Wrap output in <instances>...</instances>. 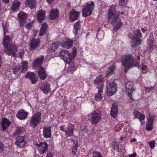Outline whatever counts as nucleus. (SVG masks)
<instances>
[{
	"label": "nucleus",
	"mask_w": 157,
	"mask_h": 157,
	"mask_svg": "<svg viewBox=\"0 0 157 157\" xmlns=\"http://www.w3.org/2000/svg\"><path fill=\"white\" fill-rule=\"evenodd\" d=\"M2 25L4 32V36L3 44L5 48V52L8 55H12L14 57L17 52V47L14 44H10V38L8 36H6L5 34L7 32L8 24L3 23Z\"/></svg>",
	"instance_id": "1"
},
{
	"label": "nucleus",
	"mask_w": 157,
	"mask_h": 157,
	"mask_svg": "<svg viewBox=\"0 0 157 157\" xmlns=\"http://www.w3.org/2000/svg\"><path fill=\"white\" fill-rule=\"evenodd\" d=\"M120 13V11L116 10L114 5H112L109 9L108 14V21L113 25L114 29L116 31L119 30L122 25V23L118 18Z\"/></svg>",
	"instance_id": "2"
},
{
	"label": "nucleus",
	"mask_w": 157,
	"mask_h": 157,
	"mask_svg": "<svg viewBox=\"0 0 157 157\" xmlns=\"http://www.w3.org/2000/svg\"><path fill=\"white\" fill-rule=\"evenodd\" d=\"M121 62L122 65L124 68V71L126 73L129 69L138 65L137 62L131 55H128L125 56L122 59Z\"/></svg>",
	"instance_id": "3"
},
{
	"label": "nucleus",
	"mask_w": 157,
	"mask_h": 157,
	"mask_svg": "<svg viewBox=\"0 0 157 157\" xmlns=\"http://www.w3.org/2000/svg\"><path fill=\"white\" fill-rule=\"evenodd\" d=\"M44 59L43 56H40L36 58L33 63V66L35 67L39 66L38 74L40 79L42 80L45 79L47 76L45 69L42 67L40 66L42 63Z\"/></svg>",
	"instance_id": "4"
},
{
	"label": "nucleus",
	"mask_w": 157,
	"mask_h": 157,
	"mask_svg": "<svg viewBox=\"0 0 157 157\" xmlns=\"http://www.w3.org/2000/svg\"><path fill=\"white\" fill-rule=\"evenodd\" d=\"M60 129L65 132L67 136H71L73 135L74 126L71 124L65 123L60 127Z\"/></svg>",
	"instance_id": "5"
},
{
	"label": "nucleus",
	"mask_w": 157,
	"mask_h": 157,
	"mask_svg": "<svg viewBox=\"0 0 157 157\" xmlns=\"http://www.w3.org/2000/svg\"><path fill=\"white\" fill-rule=\"evenodd\" d=\"M94 3L93 1L88 2L86 3V7L82 9V15L86 17L90 15L94 10Z\"/></svg>",
	"instance_id": "6"
},
{
	"label": "nucleus",
	"mask_w": 157,
	"mask_h": 157,
	"mask_svg": "<svg viewBox=\"0 0 157 157\" xmlns=\"http://www.w3.org/2000/svg\"><path fill=\"white\" fill-rule=\"evenodd\" d=\"M140 29H136L134 32V36L132 37L130 34H129L128 36L134 42V44H131V45L133 47H135L139 45L141 43L140 38L142 37Z\"/></svg>",
	"instance_id": "7"
},
{
	"label": "nucleus",
	"mask_w": 157,
	"mask_h": 157,
	"mask_svg": "<svg viewBox=\"0 0 157 157\" xmlns=\"http://www.w3.org/2000/svg\"><path fill=\"white\" fill-rule=\"evenodd\" d=\"M41 120V113L39 112H36L32 117L29 124L32 127H35L40 123Z\"/></svg>",
	"instance_id": "8"
},
{
	"label": "nucleus",
	"mask_w": 157,
	"mask_h": 157,
	"mask_svg": "<svg viewBox=\"0 0 157 157\" xmlns=\"http://www.w3.org/2000/svg\"><path fill=\"white\" fill-rule=\"evenodd\" d=\"M117 90V85L114 82L109 83L106 86V90L107 95L110 96L114 95L116 93Z\"/></svg>",
	"instance_id": "9"
},
{
	"label": "nucleus",
	"mask_w": 157,
	"mask_h": 157,
	"mask_svg": "<svg viewBox=\"0 0 157 157\" xmlns=\"http://www.w3.org/2000/svg\"><path fill=\"white\" fill-rule=\"evenodd\" d=\"M59 56L61 59L68 63H70L72 61L70 53L66 50H61L59 53Z\"/></svg>",
	"instance_id": "10"
},
{
	"label": "nucleus",
	"mask_w": 157,
	"mask_h": 157,
	"mask_svg": "<svg viewBox=\"0 0 157 157\" xmlns=\"http://www.w3.org/2000/svg\"><path fill=\"white\" fill-rule=\"evenodd\" d=\"M101 113L99 110H96L94 111L92 114V123L93 124L98 123L101 119Z\"/></svg>",
	"instance_id": "11"
},
{
	"label": "nucleus",
	"mask_w": 157,
	"mask_h": 157,
	"mask_svg": "<svg viewBox=\"0 0 157 157\" xmlns=\"http://www.w3.org/2000/svg\"><path fill=\"white\" fill-rule=\"evenodd\" d=\"M38 87L43 93L46 94L50 92L51 89L49 84L47 82H43L39 84Z\"/></svg>",
	"instance_id": "12"
},
{
	"label": "nucleus",
	"mask_w": 157,
	"mask_h": 157,
	"mask_svg": "<svg viewBox=\"0 0 157 157\" xmlns=\"http://www.w3.org/2000/svg\"><path fill=\"white\" fill-rule=\"evenodd\" d=\"M133 115L134 117V118H137L140 121L141 124H143L144 123V120L145 116L144 114L141 113L137 110H135L132 112Z\"/></svg>",
	"instance_id": "13"
},
{
	"label": "nucleus",
	"mask_w": 157,
	"mask_h": 157,
	"mask_svg": "<svg viewBox=\"0 0 157 157\" xmlns=\"http://www.w3.org/2000/svg\"><path fill=\"white\" fill-rule=\"evenodd\" d=\"M26 142V138L25 137L18 136L17 138L15 143L17 147H23L25 145Z\"/></svg>",
	"instance_id": "14"
},
{
	"label": "nucleus",
	"mask_w": 157,
	"mask_h": 157,
	"mask_svg": "<svg viewBox=\"0 0 157 157\" xmlns=\"http://www.w3.org/2000/svg\"><path fill=\"white\" fill-rule=\"evenodd\" d=\"M35 144L38 146V151L41 154L45 153L48 149V145L45 142H41L39 144Z\"/></svg>",
	"instance_id": "15"
},
{
	"label": "nucleus",
	"mask_w": 157,
	"mask_h": 157,
	"mask_svg": "<svg viewBox=\"0 0 157 157\" xmlns=\"http://www.w3.org/2000/svg\"><path fill=\"white\" fill-rule=\"evenodd\" d=\"M126 90L128 93L130 99L132 101L134 100L132 95V93L133 91V89L132 87V84L131 82H128L126 84Z\"/></svg>",
	"instance_id": "16"
},
{
	"label": "nucleus",
	"mask_w": 157,
	"mask_h": 157,
	"mask_svg": "<svg viewBox=\"0 0 157 157\" xmlns=\"http://www.w3.org/2000/svg\"><path fill=\"white\" fill-rule=\"evenodd\" d=\"M73 41L70 39L64 38L63 42L61 43V46L63 48L68 49L71 48L73 44Z\"/></svg>",
	"instance_id": "17"
},
{
	"label": "nucleus",
	"mask_w": 157,
	"mask_h": 157,
	"mask_svg": "<svg viewBox=\"0 0 157 157\" xmlns=\"http://www.w3.org/2000/svg\"><path fill=\"white\" fill-rule=\"evenodd\" d=\"M28 17L26 14L23 12H20L18 14V17L20 25H23L25 23Z\"/></svg>",
	"instance_id": "18"
},
{
	"label": "nucleus",
	"mask_w": 157,
	"mask_h": 157,
	"mask_svg": "<svg viewBox=\"0 0 157 157\" xmlns=\"http://www.w3.org/2000/svg\"><path fill=\"white\" fill-rule=\"evenodd\" d=\"M104 78L102 76L100 75L97 77L94 81V83L97 88L102 87Z\"/></svg>",
	"instance_id": "19"
},
{
	"label": "nucleus",
	"mask_w": 157,
	"mask_h": 157,
	"mask_svg": "<svg viewBox=\"0 0 157 157\" xmlns=\"http://www.w3.org/2000/svg\"><path fill=\"white\" fill-rule=\"evenodd\" d=\"M40 43V40L39 39H33L30 44V49L32 50H34L37 48L39 47Z\"/></svg>",
	"instance_id": "20"
},
{
	"label": "nucleus",
	"mask_w": 157,
	"mask_h": 157,
	"mask_svg": "<svg viewBox=\"0 0 157 157\" xmlns=\"http://www.w3.org/2000/svg\"><path fill=\"white\" fill-rule=\"evenodd\" d=\"M25 77L29 78L31 81L32 83L34 84L37 82L38 81L37 76L35 75L34 73L32 72H29L27 73L25 76Z\"/></svg>",
	"instance_id": "21"
},
{
	"label": "nucleus",
	"mask_w": 157,
	"mask_h": 157,
	"mask_svg": "<svg viewBox=\"0 0 157 157\" xmlns=\"http://www.w3.org/2000/svg\"><path fill=\"white\" fill-rule=\"evenodd\" d=\"M80 15V13L77 12L75 10H72L71 12L69 15L70 20L72 21H74L76 20L78 17Z\"/></svg>",
	"instance_id": "22"
},
{
	"label": "nucleus",
	"mask_w": 157,
	"mask_h": 157,
	"mask_svg": "<svg viewBox=\"0 0 157 157\" xmlns=\"http://www.w3.org/2000/svg\"><path fill=\"white\" fill-rule=\"evenodd\" d=\"M28 114V113L25 111L21 109L18 112L16 116L20 120H24L27 117Z\"/></svg>",
	"instance_id": "23"
},
{
	"label": "nucleus",
	"mask_w": 157,
	"mask_h": 157,
	"mask_svg": "<svg viewBox=\"0 0 157 157\" xmlns=\"http://www.w3.org/2000/svg\"><path fill=\"white\" fill-rule=\"evenodd\" d=\"M59 46V44L56 43H52L50 44L48 46V52L49 53L54 52L58 48Z\"/></svg>",
	"instance_id": "24"
},
{
	"label": "nucleus",
	"mask_w": 157,
	"mask_h": 157,
	"mask_svg": "<svg viewBox=\"0 0 157 157\" xmlns=\"http://www.w3.org/2000/svg\"><path fill=\"white\" fill-rule=\"evenodd\" d=\"M51 127L50 126H45L43 128V136L44 137L47 138L51 136Z\"/></svg>",
	"instance_id": "25"
},
{
	"label": "nucleus",
	"mask_w": 157,
	"mask_h": 157,
	"mask_svg": "<svg viewBox=\"0 0 157 157\" xmlns=\"http://www.w3.org/2000/svg\"><path fill=\"white\" fill-rule=\"evenodd\" d=\"M46 12L45 11L42 10H40L37 15L38 21L40 22H42L45 19Z\"/></svg>",
	"instance_id": "26"
},
{
	"label": "nucleus",
	"mask_w": 157,
	"mask_h": 157,
	"mask_svg": "<svg viewBox=\"0 0 157 157\" xmlns=\"http://www.w3.org/2000/svg\"><path fill=\"white\" fill-rule=\"evenodd\" d=\"M59 11L57 9H52L49 14V19L53 20L58 17Z\"/></svg>",
	"instance_id": "27"
},
{
	"label": "nucleus",
	"mask_w": 157,
	"mask_h": 157,
	"mask_svg": "<svg viewBox=\"0 0 157 157\" xmlns=\"http://www.w3.org/2000/svg\"><path fill=\"white\" fill-rule=\"evenodd\" d=\"M117 113V106L115 104H113L110 112L111 116L114 118H115Z\"/></svg>",
	"instance_id": "28"
},
{
	"label": "nucleus",
	"mask_w": 157,
	"mask_h": 157,
	"mask_svg": "<svg viewBox=\"0 0 157 157\" xmlns=\"http://www.w3.org/2000/svg\"><path fill=\"white\" fill-rule=\"evenodd\" d=\"M10 122L6 119L3 118L1 123V126L3 130H6L10 125Z\"/></svg>",
	"instance_id": "29"
},
{
	"label": "nucleus",
	"mask_w": 157,
	"mask_h": 157,
	"mask_svg": "<svg viewBox=\"0 0 157 157\" xmlns=\"http://www.w3.org/2000/svg\"><path fill=\"white\" fill-rule=\"evenodd\" d=\"M81 26L79 21H78L74 25L73 33L75 36L77 35L80 32Z\"/></svg>",
	"instance_id": "30"
},
{
	"label": "nucleus",
	"mask_w": 157,
	"mask_h": 157,
	"mask_svg": "<svg viewBox=\"0 0 157 157\" xmlns=\"http://www.w3.org/2000/svg\"><path fill=\"white\" fill-rule=\"evenodd\" d=\"M115 69V64H113L108 68L106 74V76L108 78L113 75Z\"/></svg>",
	"instance_id": "31"
},
{
	"label": "nucleus",
	"mask_w": 157,
	"mask_h": 157,
	"mask_svg": "<svg viewBox=\"0 0 157 157\" xmlns=\"http://www.w3.org/2000/svg\"><path fill=\"white\" fill-rule=\"evenodd\" d=\"M104 31L99 28L97 31L96 38L99 40H101L103 39L104 37Z\"/></svg>",
	"instance_id": "32"
},
{
	"label": "nucleus",
	"mask_w": 157,
	"mask_h": 157,
	"mask_svg": "<svg viewBox=\"0 0 157 157\" xmlns=\"http://www.w3.org/2000/svg\"><path fill=\"white\" fill-rule=\"evenodd\" d=\"M148 47L149 48L148 52H152L153 49L155 48H157V46H155L154 44L153 41L151 40H149L147 42Z\"/></svg>",
	"instance_id": "33"
},
{
	"label": "nucleus",
	"mask_w": 157,
	"mask_h": 157,
	"mask_svg": "<svg viewBox=\"0 0 157 157\" xmlns=\"http://www.w3.org/2000/svg\"><path fill=\"white\" fill-rule=\"evenodd\" d=\"M25 3L31 9H33L35 6V0H26Z\"/></svg>",
	"instance_id": "34"
},
{
	"label": "nucleus",
	"mask_w": 157,
	"mask_h": 157,
	"mask_svg": "<svg viewBox=\"0 0 157 157\" xmlns=\"http://www.w3.org/2000/svg\"><path fill=\"white\" fill-rule=\"evenodd\" d=\"M48 25L45 23H43L41 26L40 32L39 35L42 36L45 34L47 29Z\"/></svg>",
	"instance_id": "35"
},
{
	"label": "nucleus",
	"mask_w": 157,
	"mask_h": 157,
	"mask_svg": "<svg viewBox=\"0 0 157 157\" xmlns=\"http://www.w3.org/2000/svg\"><path fill=\"white\" fill-rule=\"evenodd\" d=\"M28 64V62L26 61H23L21 62V71L22 72H24L27 70Z\"/></svg>",
	"instance_id": "36"
},
{
	"label": "nucleus",
	"mask_w": 157,
	"mask_h": 157,
	"mask_svg": "<svg viewBox=\"0 0 157 157\" xmlns=\"http://www.w3.org/2000/svg\"><path fill=\"white\" fill-rule=\"evenodd\" d=\"M20 2L19 1L14 2L12 5V9L13 11H15L19 9Z\"/></svg>",
	"instance_id": "37"
},
{
	"label": "nucleus",
	"mask_w": 157,
	"mask_h": 157,
	"mask_svg": "<svg viewBox=\"0 0 157 157\" xmlns=\"http://www.w3.org/2000/svg\"><path fill=\"white\" fill-rule=\"evenodd\" d=\"M25 128L23 127H18L16 129L14 134L15 135H20L24 132Z\"/></svg>",
	"instance_id": "38"
},
{
	"label": "nucleus",
	"mask_w": 157,
	"mask_h": 157,
	"mask_svg": "<svg viewBox=\"0 0 157 157\" xmlns=\"http://www.w3.org/2000/svg\"><path fill=\"white\" fill-rule=\"evenodd\" d=\"M77 50L76 48L74 47L72 49V51L71 54L70 53V57L71 58V60H72L76 56Z\"/></svg>",
	"instance_id": "39"
},
{
	"label": "nucleus",
	"mask_w": 157,
	"mask_h": 157,
	"mask_svg": "<svg viewBox=\"0 0 157 157\" xmlns=\"http://www.w3.org/2000/svg\"><path fill=\"white\" fill-rule=\"evenodd\" d=\"M128 0H120L119 2V5L122 7H126Z\"/></svg>",
	"instance_id": "40"
},
{
	"label": "nucleus",
	"mask_w": 157,
	"mask_h": 157,
	"mask_svg": "<svg viewBox=\"0 0 157 157\" xmlns=\"http://www.w3.org/2000/svg\"><path fill=\"white\" fill-rule=\"evenodd\" d=\"M153 128V124L148 122H146V128L150 131Z\"/></svg>",
	"instance_id": "41"
},
{
	"label": "nucleus",
	"mask_w": 157,
	"mask_h": 157,
	"mask_svg": "<svg viewBox=\"0 0 157 157\" xmlns=\"http://www.w3.org/2000/svg\"><path fill=\"white\" fill-rule=\"evenodd\" d=\"M148 144L150 147L151 149H153L155 147V142L154 140H151L148 142Z\"/></svg>",
	"instance_id": "42"
},
{
	"label": "nucleus",
	"mask_w": 157,
	"mask_h": 157,
	"mask_svg": "<svg viewBox=\"0 0 157 157\" xmlns=\"http://www.w3.org/2000/svg\"><path fill=\"white\" fill-rule=\"evenodd\" d=\"M20 69V66L19 65L15 66L13 69V73L16 74L19 70Z\"/></svg>",
	"instance_id": "43"
},
{
	"label": "nucleus",
	"mask_w": 157,
	"mask_h": 157,
	"mask_svg": "<svg viewBox=\"0 0 157 157\" xmlns=\"http://www.w3.org/2000/svg\"><path fill=\"white\" fill-rule=\"evenodd\" d=\"M154 119V117L153 116L150 115L149 116L147 122L153 124Z\"/></svg>",
	"instance_id": "44"
},
{
	"label": "nucleus",
	"mask_w": 157,
	"mask_h": 157,
	"mask_svg": "<svg viewBox=\"0 0 157 157\" xmlns=\"http://www.w3.org/2000/svg\"><path fill=\"white\" fill-rule=\"evenodd\" d=\"M93 157H102V156L100 153L95 151L93 153Z\"/></svg>",
	"instance_id": "45"
},
{
	"label": "nucleus",
	"mask_w": 157,
	"mask_h": 157,
	"mask_svg": "<svg viewBox=\"0 0 157 157\" xmlns=\"http://www.w3.org/2000/svg\"><path fill=\"white\" fill-rule=\"evenodd\" d=\"M95 100L98 101H100L102 99V98L101 94H98L95 96Z\"/></svg>",
	"instance_id": "46"
},
{
	"label": "nucleus",
	"mask_w": 157,
	"mask_h": 157,
	"mask_svg": "<svg viewBox=\"0 0 157 157\" xmlns=\"http://www.w3.org/2000/svg\"><path fill=\"white\" fill-rule=\"evenodd\" d=\"M121 128V126L120 124L117 125L115 128V129L117 132H119Z\"/></svg>",
	"instance_id": "47"
},
{
	"label": "nucleus",
	"mask_w": 157,
	"mask_h": 157,
	"mask_svg": "<svg viewBox=\"0 0 157 157\" xmlns=\"http://www.w3.org/2000/svg\"><path fill=\"white\" fill-rule=\"evenodd\" d=\"M23 55L24 51L23 50H21L20 52H19L18 56L22 59L23 58Z\"/></svg>",
	"instance_id": "48"
},
{
	"label": "nucleus",
	"mask_w": 157,
	"mask_h": 157,
	"mask_svg": "<svg viewBox=\"0 0 157 157\" xmlns=\"http://www.w3.org/2000/svg\"><path fill=\"white\" fill-rule=\"evenodd\" d=\"M141 69L142 70H146L147 69V66L144 63H142Z\"/></svg>",
	"instance_id": "49"
},
{
	"label": "nucleus",
	"mask_w": 157,
	"mask_h": 157,
	"mask_svg": "<svg viewBox=\"0 0 157 157\" xmlns=\"http://www.w3.org/2000/svg\"><path fill=\"white\" fill-rule=\"evenodd\" d=\"M3 144L0 141V152H2L3 150Z\"/></svg>",
	"instance_id": "50"
},
{
	"label": "nucleus",
	"mask_w": 157,
	"mask_h": 157,
	"mask_svg": "<svg viewBox=\"0 0 157 157\" xmlns=\"http://www.w3.org/2000/svg\"><path fill=\"white\" fill-rule=\"evenodd\" d=\"M136 152H134L132 154H130L129 155V157H136Z\"/></svg>",
	"instance_id": "51"
},
{
	"label": "nucleus",
	"mask_w": 157,
	"mask_h": 157,
	"mask_svg": "<svg viewBox=\"0 0 157 157\" xmlns=\"http://www.w3.org/2000/svg\"><path fill=\"white\" fill-rule=\"evenodd\" d=\"M141 31H142L144 33H145L147 31V29L146 27L144 28H141Z\"/></svg>",
	"instance_id": "52"
},
{
	"label": "nucleus",
	"mask_w": 157,
	"mask_h": 157,
	"mask_svg": "<svg viewBox=\"0 0 157 157\" xmlns=\"http://www.w3.org/2000/svg\"><path fill=\"white\" fill-rule=\"evenodd\" d=\"M145 90L146 91H149V90H152V87H145Z\"/></svg>",
	"instance_id": "53"
},
{
	"label": "nucleus",
	"mask_w": 157,
	"mask_h": 157,
	"mask_svg": "<svg viewBox=\"0 0 157 157\" xmlns=\"http://www.w3.org/2000/svg\"><path fill=\"white\" fill-rule=\"evenodd\" d=\"M102 87L98 88V89H99L98 91V94H101V93L102 92Z\"/></svg>",
	"instance_id": "54"
},
{
	"label": "nucleus",
	"mask_w": 157,
	"mask_h": 157,
	"mask_svg": "<svg viewBox=\"0 0 157 157\" xmlns=\"http://www.w3.org/2000/svg\"><path fill=\"white\" fill-rule=\"evenodd\" d=\"M53 154L52 153H49L48 154L47 157H52Z\"/></svg>",
	"instance_id": "55"
},
{
	"label": "nucleus",
	"mask_w": 157,
	"mask_h": 157,
	"mask_svg": "<svg viewBox=\"0 0 157 157\" xmlns=\"http://www.w3.org/2000/svg\"><path fill=\"white\" fill-rule=\"evenodd\" d=\"M54 0H46V2L48 4H50Z\"/></svg>",
	"instance_id": "56"
},
{
	"label": "nucleus",
	"mask_w": 157,
	"mask_h": 157,
	"mask_svg": "<svg viewBox=\"0 0 157 157\" xmlns=\"http://www.w3.org/2000/svg\"><path fill=\"white\" fill-rule=\"evenodd\" d=\"M73 143L75 144V146H78V142L77 141L75 140H73Z\"/></svg>",
	"instance_id": "57"
},
{
	"label": "nucleus",
	"mask_w": 157,
	"mask_h": 157,
	"mask_svg": "<svg viewBox=\"0 0 157 157\" xmlns=\"http://www.w3.org/2000/svg\"><path fill=\"white\" fill-rule=\"evenodd\" d=\"M71 3L69 2H67V6L68 8H70L71 7Z\"/></svg>",
	"instance_id": "58"
},
{
	"label": "nucleus",
	"mask_w": 157,
	"mask_h": 157,
	"mask_svg": "<svg viewBox=\"0 0 157 157\" xmlns=\"http://www.w3.org/2000/svg\"><path fill=\"white\" fill-rule=\"evenodd\" d=\"M2 1L5 3H8L9 2L10 0H2Z\"/></svg>",
	"instance_id": "59"
},
{
	"label": "nucleus",
	"mask_w": 157,
	"mask_h": 157,
	"mask_svg": "<svg viewBox=\"0 0 157 157\" xmlns=\"http://www.w3.org/2000/svg\"><path fill=\"white\" fill-rule=\"evenodd\" d=\"M76 151H77V150H75V149L74 150V149H72V153L73 155H74L75 154Z\"/></svg>",
	"instance_id": "60"
},
{
	"label": "nucleus",
	"mask_w": 157,
	"mask_h": 157,
	"mask_svg": "<svg viewBox=\"0 0 157 157\" xmlns=\"http://www.w3.org/2000/svg\"><path fill=\"white\" fill-rule=\"evenodd\" d=\"M78 146H75L73 147L72 149H73L74 150L75 149V150H77V149L78 148Z\"/></svg>",
	"instance_id": "61"
},
{
	"label": "nucleus",
	"mask_w": 157,
	"mask_h": 157,
	"mask_svg": "<svg viewBox=\"0 0 157 157\" xmlns=\"http://www.w3.org/2000/svg\"><path fill=\"white\" fill-rule=\"evenodd\" d=\"M136 139L135 138H134V139H132L131 140V142H135L136 141Z\"/></svg>",
	"instance_id": "62"
},
{
	"label": "nucleus",
	"mask_w": 157,
	"mask_h": 157,
	"mask_svg": "<svg viewBox=\"0 0 157 157\" xmlns=\"http://www.w3.org/2000/svg\"><path fill=\"white\" fill-rule=\"evenodd\" d=\"M123 137L122 136H121V137H120V140H123Z\"/></svg>",
	"instance_id": "63"
},
{
	"label": "nucleus",
	"mask_w": 157,
	"mask_h": 157,
	"mask_svg": "<svg viewBox=\"0 0 157 157\" xmlns=\"http://www.w3.org/2000/svg\"><path fill=\"white\" fill-rule=\"evenodd\" d=\"M34 33H36H36H37V30H34Z\"/></svg>",
	"instance_id": "64"
}]
</instances>
